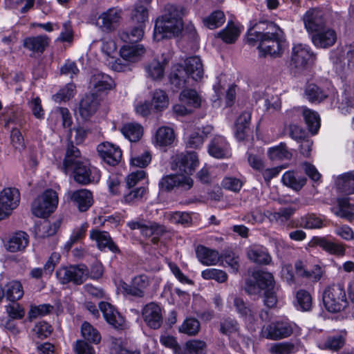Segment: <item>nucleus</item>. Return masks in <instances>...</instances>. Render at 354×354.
Wrapping results in <instances>:
<instances>
[{"label":"nucleus","mask_w":354,"mask_h":354,"mask_svg":"<svg viewBox=\"0 0 354 354\" xmlns=\"http://www.w3.org/2000/svg\"><path fill=\"white\" fill-rule=\"evenodd\" d=\"M115 86L114 80L109 75L102 72L94 73L90 79L89 88L91 93L99 95L113 89Z\"/></svg>","instance_id":"obj_15"},{"label":"nucleus","mask_w":354,"mask_h":354,"mask_svg":"<svg viewBox=\"0 0 354 354\" xmlns=\"http://www.w3.org/2000/svg\"><path fill=\"white\" fill-rule=\"evenodd\" d=\"M225 21V17L221 10H215L203 19L204 26L212 30L221 26Z\"/></svg>","instance_id":"obj_45"},{"label":"nucleus","mask_w":354,"mask_h":354,"mask_svg":"<svg viewBox=\"0 0 354 354\" xmlns=\"http://www.w3.org/2000/svg\"><path fill=\"white\" fill-rule=\"evenodd\" d=\"M28 243L29 235L24 231H18L9 237L5 248L10 252H21L28 246Z\"/></svg>","instance_id":"obj_23"},{"label":"nucleus","mask_w":354,"mask_h":354,"mask_svg":"<svg viewBox=\"0 0 354 354\" xmlns=\"http://www.w3.org/2000/svg\"><path fill=\"white\" fill-rule=\"evenodd\" d=\"M196 257L198 261L205 266L216 265L220 260L218 251L198 245L196 250Z\"/></svg>","instance_id":"obj_29"},{"label":"nucleus","mask_w":354,"mask_h":354,"mask_svg":"<svg viewBox=\"0 0 354 354\" xmlns=\"http://www.w3.org/2000/svg\"><path fill=\"white\" fill-rule=\"evenodd\" d=\"M5 308L10 319H21L25 315L24 308L17 301H11Z\"/></svg>","instance_id":"obj_57"},{"label":"nucleus","mask_w":354,"mask_h":354,"mask_svg":"<svg viewBox=\"0 0 354 354\" xmlns=\"http://www.w3.org/2000/svg\"><path fill=\"white\" fill-rule=\"evenodd\" d=\"M64 168L66 171H73L75 181L82 185L97 182L100 178V171L81 156L80 150L72 142L67 145Z\"/></svg>","instance_id":"obj_1"},{"label":"nucleus","mask_w":354,"mask_h":354,"mask_svg":"<svg viewBox=\"0 0 354 354\" xmlns=\"http://www.w3.org/2000/svg\"><path fill=\"white\" fill-rule=\"evenodd\" d=\"M179 99L181 102L194 108H198L201 104L200 95L193 89L183 90L180 94Z\"/></svg>","instance_id":"obj_44"},{"label":"nucleus","mask_w":354,"mask_h":354,"mask_svg":"<svg viewBox=\"0 0 354 354\" xmlns=\"http://www.w3.org/2000/svg\"><path fill=\"white\" fill-rule=\"evenodd\" d=\"M168 219L175 224H181L183 225H189L192 222V217L187 212H173L167 215Z\"/></svg>","instance_id":"obj_60"},{"label":"nucleus","mask_w":354,"mask_h":354,"mask_svg":"<svg viewBox=\"0 0 354 354\" xmlns=\"http://www.w3.org/2000/svg\"><path fill=\"white\" fill-rule=\"evenodd\" d=\"M200 328L201 324L198 319L195 318H187L179 326L178 330L181 333L194 336L198 334Z\"/></svg>","instance_id":"obj_49"},{"label":"nucleus","mask_w":354,"mask_h":354,"mask_svg":"<svg viewBox=\"0 0 354 354\" xmlns=\"http://www.w3.org/2000/svg\"><path fill=\"white\" fill-rule=\"evenodd\" d=\"M82 334L85 339L97 344L100 342L101 336L96 329L89 323L85 322L82 325Z\"/></svg>","instance_id":"obj_56"},{"label":"nucleus","mask_w":354,"mask_h":354,"mask_svg":"<svg viewBox=\"0 0 354 354\" xmlns=\"http://www.w3.org/2000/svg\"><path fill=\"white\" fill-rule=\"evenodd\" d=\"M208 153L216 158H227L230 157V146L225 138L217 136L210 142L208 147Z\"/></svg>","instance_id":"obj_22"},{"label":"nucleus","mask_w":354,"mask_h":354,"mask_svg":"<svg viewBox=\"0 0 354 354\" xmlns=\"http://www.w3.org/2000/svg\"><path fill=\"white\" fill-rule=\"evenodd\" d=\"M239 325L236 320L232 318H226L220 322L219 331L225 335H231L238 333Z\"/></svg>","instance_id":"obj_53"},{"label":"nucleus","mask_w":354,"mask_h":354,"mask_svg":"<svg viewBox=\"0 0 354 354\" xmlns=\"http://www.w3.org/2000/svg\"><path fill=\"white\" fill-rule=\"evenodd\" d=\"M142 227L141 234L145 237H151V242L153 244H157L159 237L166 231L165 226L150 221H146Z\"/></svg>","instance_id":"obj_31"},{"label":"nucleus","mask_w":354,"mask_h":354,"mask_svg":"<svg viewBox=\"0 0 354 354\" xmlns=\"http://www.w3.org/2000/svg\"><path fill=\"white\" fill-rule=\"evenodd\" d=\"M312 41L317 47L322 48H329L336 42L337 34L333 29L325 26L321 30H318L313 34Z\"/></svg>","instance_id":"obj_20"},{"label":"nucleus","mask_w":354,"mask_h":354,"mask_svg":"<svg viewBox=\"0 0 354 354\" xmlns=\"http://www.w3.org/2000/svg\"><path fill=\"white\" fill-rule=\"evenodd\" d=\"M97 151L102 159L108 165L115 166L122 159V151L119 147L110 143L103 142L97 146Z\"/></svg>","instance_id":"obj_19"},{"label":"nucleus","mask_w":354,"mask_h":354,"mask_svg":"<svg viewBox=\"0 0 354 354\" xmlns=\"http://www.w3.org/2000/svg\"><path fill=\"white\" fill-rule=\"evenodd\" d=\"M75 92V86L73 84H67L57 93L54 95L53 97L55 102L60 103L68 101L73 97Z\"/></svg>","instance_id":"obj_52"},{"label":"nucleus","mask_w":354,"mask_h":354,"mask_svg":"<svg viewBox=\"0 0 354 354\" xmlns=\"http://www.w3.org/2000/svg\"><path fill=\"white\" fill-rule=\"evenodd\" d=\"M149 278L145 274L134 277L130 284L124 283L122 285L123 292L136 298H143L146 294V289L149 286Z\"/></svg>","instance_id":"obj_16"},{"label":"nucleus","mask_w":354,"mask_h":354,"mask_svg":"<svg viewBox=\"0 0 354 354\" xmlns=\"http://www.w3.org/2000/svg\"><path fill=\"white\" fill-rule=\"evenodd\" d=\"M121 133L130 142H138L143 135V127L136 122L124 124L121 129Z\"/></svg>","instance_id":"obj_34"},{"label":"nucleus","mask_w":354,"mask_h":354,"mask_svg":"<svg viewBox=\"0 0 354 354\" xmlns=\"http://www.w3.org/2000/svg\"><path fill=\"white\" fill-rule=\"evenodd\" d=\"M304 95L312 103H320L328 96L326 91L315 84H309L306 86Z\"/></svg>","instance_id":"obj_35"},{"label":"nucleus","mask_w":354,"mask_h":354,"mask_svg":"<svg viewBox=\"0 0 354 354\" xmlns=\"http://www.w3.org/2000/svg\"><path fill=\"white\" fill-rule=\"evenodd\" d=\"M252 277L254 280L248 279L245 282V290L249 295H256L262 290L274 287V277L270 272L257 271L253 272Z\"/></svg>","instance_id":"obj_9"},{"label":"nucleus","mask_w":354,"mask_h":354,"mask_svg":"<svg viewBox=\"0 0 354 354\" xmlns=\"http://www.w3.org/2000/svg\"><path fill=\"white\" fill-rule=\"evenodd\" d=\"M3 290L4 296L10 302L20 300L24 295L23 286L19 281L13 280L8 282Z\"/></svg>","instance_id":"obj_30"},{"label":"nucleus","mask_w":354,"mask_h":354,"mask_svg":"<svg viewBox=\"0 0 354 354\" xmlns=\"http://www.w3.org/2000/svg\"><path fill=\"white\" fill-rule=\"evenodd\" d=\"M145 27V25L143 24H137L129 30L120 32L119 37L124 42H138L140 41L144 36Z\"/></svg>","instance_id":"obj_33"},{"label":"nucleus","mask_w":354,"mask_h":354,"mask_svg":"<svg viewBox=\"0 0 354 354\" xmlns=\"http://www.w3.org/2000/svg\"><path fill=\"white\" fill-rule=\"evenodd\" d=\"M122 19V10L111 8L102 12L96 19L95 25L102 31L111 32L120 25Z\"/></svg>","instance_id":"obj_10"},{"label":"nucleus","mask_w":354,"mask_h":354,"mask_svg":"<svg viewBox=\"0 0 354 354\" xmlns=\"http://www.w3.org/2000/svg\"><path fill=\"white\" fill-rule=\"evenodd\" d=\"M234 305L237 313L243 317H252V312L250 307L245 303L243 299L235 297L234 299Z\"/></svg>","instance_id":"obj_62"},{"label":"nucleus","mask_w":354,"mask_h":354,"mask_svg":"<svg viewBox=\"0 0 354 354\" xmlns=\"http://www.w3.org/2000/svg\"><path fill=\"white\" fill-rule=\"evenodd\" d=\"M148 10L144 5L138 4L135 6L131 13V20L137 24H143L148 19Z\"/></svg>","instance_id":"obj_58"},{"label":"nucleus","mask_w":354,"mask_h":354,"mask_svg":"<svg viewBox=\"0 0 354 354\" xmlns=\"http://www.w3.org/2000/svg\"><path fill=\"white\" fill-rule=\"evenodd\" d=\"M206 346V343L200 339L187 341L185 345V350L189 354H203Z\"/></svg>","instance_id":"obj_59"},{"label":"nucleus","mask_w":354,"mask_h":354,"mask_svg":"<svg viewBox=\"0 0 354 354\" xmlns=\"http://www.w3.org/2000/svg\"><path fill=\"white\" fill-rule=\"evenodd\" d=\"M198 159L196 152H187L177 154L174 157L172 169H178L181 172L191 175L198 166Z\"/></svg>","instance_id":"obj_13"},{"label":"nucleus","mask_w":354,"mask_h":354,"mask_svg":"<svg viewBox=\"0 0 354 354\" xmlns=\"http://www.w3.org/2000/svg\"><path fill=\"white\" fill-rule=\"evenodd\" d=\"M174 139V130L169 127H161L156 131V140L160 146L170 145Z\"/></svg>","instance_id":"obj_43"},{"label":"nucleus","mask_w":354,"mask_h":354,"mask_svg":"<svg viewBox=\"0 0 354 354\" xmlns=\"http://www.w3.org/2000/svg\"><path fill=\"white\" fill-rule=\"evenodd\" d=\"M11 143L16 150L21 151L25 147L24 139L20 131L13 128L10 134Z\"/></svg>","instance_id":"obj_63"},{"label":"nucleus","mask_w":354,"mask_h":354,"mask_svg":"<svg viewBox=\"0 0 354 354\" xmlns=\"http://www.w3.org/2000/svg\"><path fill=\"white\" fill-rule=\"evenodd\" d=\"M241 33V30L234 24H230L218 33V37H220L227 44H232L236 41Z\"/></svg>","instance_id":"obj_46"},{"label":"nucleus","mask_w":354,"mask_h":354,"mask_svg":"<svg viewBox=\"0 0 354 354\" xmlns=\"http://www.w3.org/2000/svg\"><path fill=\"white\" fill-rule=\"evenodd\" d=\"M295 209L292 207L280 209L278 212H268V217L271 221L283 223L294 214Z\"/></svg>","instance_id":"obj_51"},{"label":"nucleus","mask_w":354,"mask_h":354,"mask_svg":"<svg viewBox=\"0 0 354 354\" xmlns=\"http://www.w3.org/2000/svg\"><path fill=\"white\" fill-rule=\"evenodd\" d=\"M337 189L346 194H354V171L339 176L336 181Z\"/></svg>","instance_id":"obj_36"},{"label":"nucleus","mask_w":354,"mask_h":354,"mask_svg":"<svg viewBox=\"0 0 354 354\" xmlns=\"http://www.w3.org/2000/svg\"><path fill=\"white\" fill-rule=\"evenodd\" d=\"M58 201L57 192L51 189H46L32 202V213L39 218L47 217L55 210Z\"/></svg>","instance_id":"obj_6"},{"label":"nucleus","mask_w":354,"mask_h":354,"mask_svg":"<svg viewBox=\"0 0 354 354\" xmlns=\"http://www.w3.org/2000/svg\"><path fill=\"white\" fill-rule=\"evenodd\" d=\"M59 225L57 223H50L44 220L35 225V232L39 238H46L54 235L58 230Z\"/></svg>","instance_id":"obj_38"},{"label":"nucleus","mask_w":354,"mask_h":354,"mask_svg":"<svg viewBox=\"0 0 354 354\" xmlns=\"http://www.w3.org/2000/svg\"><path fill=\"white\" fill-rule=\"evenodd\" d=\"M297 308L301 311H309L312 308V297L305 290H299L296 293Z\"/></svg>","instance_id":"obj_50"},{"label":"nucleus","mask_w":354,"mask_h":354,"mask_svg":"<svg viewBox=\"0 0 354 354\" xmlns=\"http://www.w3.org/2000/svg\"><path fill=\"white\" fill-rule=\"evenodd\" d=\"M315 243L326 252L336 255H344L345 248L342 244L330 241L326 238H317Z\"/></svg>","instance_id":"obj_39"},{"label":"nucleus","mask_w":354,"mask_h":354,"mask_svg":"<svg viewBox=\"0 0 354 354\" xmlns=\"http://www.w3.org/2000/svg\"><path fill=\"white\" fill-rule=\"evenodd\" d=\"M158 186L162 192H171L174 188L188 190L193 186V180L183 175L170 174L163 176Z\"/></svg>","instance_id":"obj_12"},{"label":"nucleus","mask_w":354,"mask_h":354,"mask_svg":"<svg viewBox=\"0 0 354 354\" xmlns=\"http://www.w3.org/2000/svg\"><path fill=\"white\" fill-rule=\"evenodd\" d=\"M147 194V189L144 187L128 188L123 195L122 201L126 203H135L143 198Z\"/></svg>","instance_id":"obj_48"},{"label":"nucleus","mask_w":354,"mask_h":354,"mask_svg":"<svg viewBox=\"0 0 354 354\" xmlns=\"http://www.w3.org/2000/svg\"><path fill=\"white\" fill-rule=\"evenodd\" d=\"M201 276L206 280L214 279L218 283H223L227 279V274L225 272L215 269V268H207L202 271Z\"/></svg>","instance_id":"obj_55"},{"label":"nucleus","mask_w":354,"mask_h":354,"mask_svg":"<svg viewBox=\"0 0 354 354\" xmlns=\"http://www.w3.org/2000/svg\"><path fill=\"white\" fill-rule=\"evenodd\" d=\"M99 104L100 99L94 93L85 95L80 102V115L84 120L88 119L96 112Z\"/></svg>","instance_id":"obj_21"},{"label":"nucleus","mask_w":354,"mask_h":354,"mask_svg":"<svg viewBox=\"0 0 354 354\" xmlns=\"http://www.w3.org/2000/svg\"><path fill=\"white\" fill-rule=\"evenodd\" d=\"M315 59V55L310 48L302 44H297L292 49L291 62L295 68L303 69L312 64Z\"/></svg>","instance_id":"obj_14"},{"label":"nucleus","mask_w":354,"mask_h":354,"mask_svg":"<svg viewBox=\"0 0 354 354\" xmlns=\"http://www.w3.org/2000/svg\"><path fill=\"white\" fill-rule=\"evenodd\" d=\"M248 41L258 43L259 52L263 56L268 55L279 57L285 49L283 32L272 22L268 24L264 32L251 30L248 35Z\"/></svg>","instance_id":"obj_2"},{"label":"nucleus","mask_w":354,"mask_h":354,"mask_svg":"<svg viewBox=\"0 0 354 354\" xmlns=\"http://www.w3.org/2000/svg\"><path fill=\"white\" fill-rule=\"evenodd\" d=\"M165 62H160L154 59L145 66V71L148 77L152 80H160L164 75Z\"/></svg>","instance_id":"obj_41"},{"label":"nucleus","mask_w":354,"mask_h":354,"mask_svg":"<svg viewBox=\"0 0 354 354\" xmlns=\"http://www.w3.org/2000/svg\"><path fill=\"white\" fill-rule=\"evenodd\" d=\"M142 317L146 324L153 329L160 328L163 322L162 310L155 302H150L142 308Z\"/></svg>","instance_id":"obj_17"},{"label":"nucleus","mask_w":354,"mask_h":354,"mask_svg":"<svg viewBox=\"0 0 354 354\" xmlns=\"http://www.w3.org/2000/svg\"><path fill=\"white\" fill-rule=\"evenodd\" d=\"M305 28L308 32L315 33L326 26L324 12L318 8L309 9L303 16Z\"/></svg>","instance_id":"obj_18"},{"label":"nucleus","mask_w":354,"mask_h":354,"mask_svg":"<svg viewBox=\"0 0 354 354\" xmlns=\"http://www.w3.org/2000/svg\"><path fill=\"white\" fill-rule=\"evenodd\" d=\"M151 104L153 112H162L169 106V97L165 91L161 89H156L152 93Z\"/></svg>","instance_id":"obj_37"},{"label":"nucleus","mask_w":354,"mask_h":354,"mask_svg":"<svg viewBox=\"0 0 354 354\" xmlns=\"http://www.w3.org/2000/svg\"><path fill=\"white\" fill-rule=\"evenodd\" d=\"M20 202L19 191L15 187H6L0 192V221L8 218Z\"/></svg>","instance_id":"obj_8"},{"label":"nucleus","mask_w":354,"mask_h":354,"mask_svg":"<svg viewBox=\"0 0 354 354\" xmlns=\"http://www.w3.org/2000/svg\"><path fill=\"white\" fill-rule=\"evenodd\" d=\"M70 199L75 204L80 212L87 211L93 203L91 192L86 189L72 192L70 194Z\"/></svg>","instance_id":"obj_24"},{"label":"nucleus","mask_w":354,"mask_h":354,"mask_svg":"<svg viewBox=\"0 0 354 354\" xmlns=\"http://www.w3.org/2000/svg\"><path fill=\"white\" fill-rule=\"evenodd\" d=\"M53 307L50 304H41L32 306L28 312V317L30 319H35L39 316H44L51 311Z\"/></svg>","instance_id":"obj_61"},{"label":"nucleus","mask_w":354,"mask_h":354,"mask_svg":"<svg viewBox=\"0 0 354 354\" xmlns=\"http://www.w3.org/2000/svg\"><path fill=\"white\" fill-rule=\"evenodd\" d=\"M90 238L97 242V247L102 250L108 248L112 252H119L120 250L113 243L110 235L106 232L93 230L90 232Z\"/></svg>","instance_id":"obj_25"},{"label":"nucleus","mask_w":354,"mask_h":354,"mask_svg":"<svg viewBox=\"0 0 354 354\" xmlns=\"http://www.w3.org/2000/svg\"><path fill=\"white\" fill-rule=\"evenodd\" d=\"M56 277L62 284L72 282L81 285L88 277V270L85 265L63 266L56 271Z\"/></svg>","instance_id":"obj_7"},{"label":"nucleus","mask_w":354,"mask_h":354,"mask_svg":"<svg viewBox=\"0 0 354 354\" xmlns=\"http://www.w3.org/2000/svg\"><path fill=\"white\" fill-rule=\"evenodd\" d=\"M268 156L272 160H290L292 153L288 149L285 143L281 142L279 145L270 148Z\"/></svg>","instance_id":"obj_42"},{"label":"nucleus","mask_w":354,"mask_h":354,"mask_svg":"<svg viewBox=\"0 0 354 354\" xmlns=\"http://www.w3.org/2000/svg\"><path fill=\"white\" fill-rule=\"evenodd\" d=\"M324 307L330 313L344 310L348 305L346 292L340 284H333L326 288L322 294Z\"/></svg>","instance_id":"obj_5"},{"label":"nucleus","mask_w":354,"mask_h":354,"mask_svg":"<svg viewBox=\"0 0 354 354\" xmlns=\"http://www.w3.org/2000/svg\"><path fill=\"white\" fill-rule=\"evenodd\" d=\"M283 183L298 191L300 190L306 184V178L305 177H299L297 178L292 171H286L282 176Z\"/></svg>","instance_id":"obj_47"},{"label":"nucleus","mask_w":354,"mask_h":354,"mask_svg":"<svg viewBox=\"0 0 354 354\" xmlns=\"http://www.w3.org/2000/svg\"><path fill=\"white\" fill-rule=\"evenodd\" d=\"M246 253L248 258L257 264L268 265L272 261L267 249L261 245H251L247 249Z\"/></svg>","instance_id":"obj_26"},{"label":"nucleus","mask_w":354,"mask_h":354,"mask_svg":"<svg viewBox=\"0 0 354 354\" xmlns=\"http://www.w3.org/2000/svg\"><path fill=\"white\" fill-rule=\"evenodd\" d=\"M50 39L46 35L28 37L24 41V46L31 51L43 53L48 46Z\"/></svg>","instance_id":"obj_32"},{"label":"nucleus","mask_w":354,"mask_h":354,"mask_svg":"<svg viewBox=\"0 0 354 354\" xmlns=\"http://www.w3.org/2000/svg\"><path fill=\"white\" fill-rule=\"evenodd\" d=\"M323 218L314 214H308L301 219V225L306 229H319L323 226Z\"/></svg>","instance_id":"obj_54"},{"label":"nucleus","mask_w":354,"mask_h":354,"mask_svg":"<svg viewBox=\"0 0 354 354\" xmlns=\"http://www.w3.org/2000/svg\"><path fill=\"white\" fill-rule=\"evenodd\" d=\"M293 333L292 324L287 321H277L263 326L261 330V335L263 337L277 340L286 338Z\"/></svg>","instance_id":"obj_11"},{"label":"nucleus","mask_w":354,"mask_h":354,"mask_svg":"<svg viewBox=\"0 0 354 354\" xmlns=\"http://www.w3.org/2000/svg\"><path fill=\"white\" fill-rule=\"evenodd\" d=\"M303 116L309 131L316 134L320 127V118L317 112L308 109H304Z\"/></svg>","instance_id":"obj_40"},{"label":"nucleus","mask_w":354,"mask_h":354,"mask_svg":"<svg viewBox=\"0 0 354 354\" xmlns=\"http://www.w3.org/2000/svg\"><path fill=\"white\" fill-rule=\"evenodd\" d=\"M145 53L146 48L142 44H127L120 50V56L123 59L130 62L139 61Z\"/></svg>","instance_id":"obj_27"},{"label":"nucleus","mask_w":354,"mask_h":354,"mask_svg":"<svg viewBox=\"0 0 354 354\" xmlns=\"http://www.w3.org/2000/svg\"><path fill=\"white\" fill-rule=\"evenodd\" d=\"M99 308L109 324L115 328H119L122 326L124 323L123 318L115 310L113 306L107 302L102 301L99 304Z\"/></svg>","instance_id":"obj_28"},{"label":"nucleus","mask_w":354,"mask_h":354,"mask_svg":"<svg viewBox=\"0 0 354 354\" xmlns=\"http://www.w3.org/2000/svg\"><path fill=\"white\" fill-rule=\"evenodd\" d=\"M185 15V10L182 6L167 4L162 15L156 21L155 39L160 40L178 36L183 28V17Z\"/></svg>","instance_id":"obj_3"},{"label":"nucleus","mask_w":354,"mask_h":354,"mask_svg":"<svg viewBox=\"0 0 354 354\" xmlns=\"http://www.w3.org/2000/svg\"><path fill=\"white\" fill-rule=\"evenodd\" d=\"M33 330L37 336L41 339L48 337L52 333L51 326L45 322L37 323Z\"/></svg>","instance_id":"obj_64"},{"label":"nucleus","mask_w":354,"mask_h":354,"mask_svg":"<svg viewBox=\"0 0 354 354\" xmlns=\"http://www.w3.org/2000/svg\"><path fill=\"white\" fill-rule=\"evenodd\" d=\"M185 67L176 65L170 75V82L177 88H183L186 85V77L190 76L194 80L202 79L204 74L203 66L198 56L188 57L185 61Z\"/></svg>","instance_id":"obj_4"}]
</instances>
